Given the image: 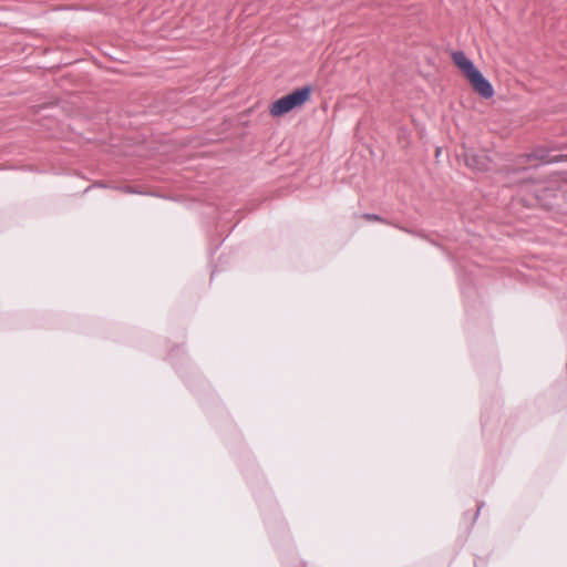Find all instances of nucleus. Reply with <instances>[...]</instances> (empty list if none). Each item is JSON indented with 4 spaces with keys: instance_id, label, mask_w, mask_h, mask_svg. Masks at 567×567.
I'll use <instances>...</instances> for the list:
<instances>
[{
    "instance_id": "1",
    "label": "nucleus",
    "mask_w": 567,
    "mask_h": 567,
    "mask_svg": "<svg viewBox=\"0 0 567 567\" xmlns=\"http://www.w3.org/2000/svg\"><path fill=\"white\" fill-rule=\"evenodd\" d=\"M312 86L307 84L301 87L293 90L291 93L276 100L270 109L269 113L275 116H282L290 111L301 107L311 97Z\"/></svg>"
},
{
    "instance_id": "2",
    "label": "nucleus",
    "mask_w": 567,
    "mask_h": 567,
    "mask_svg": "<svg viewBox=\"0 0 567 567\" xmlns=\"http://www.w3.org/2000/svg\"><path fill=\"white\" fill-rule=\"evenodd\" d=\"M465 165L476 172L489 169L491 158L486 154H478L473 150H466L463 154Z\"/></svg>"
},
{
    "instance_id": "3",
    "label": "nucleus",
    "mask_w": 567,
    "mask_h": 567,
    "mask_svg": "<svg viewBox=\"0 0 567 567\" xmlns=\"http://www.w3.org/2000/svg\"><path fill=\"white\" fill-rule=\"evenodd\" d=\"M475 92H477L483 99H491L495 91L492 83L477 70L471 76L467 78Z\"/></svg>"
},
{
    "instance_id": "4",
    "label": "nucleus",
    "mask_w": 567,
    "mask_h": 567,
    "mask_svg": "<svg viewBox=\"0 0 567 567\" xmlns=\"http://www.w3.org/2000/svg\"><path fill=\"white\" fill-rule=\"evenodd\" d=\"M452 59L455 65L466 75L471 76L478 69L475 66L472 60H470L463 51H454Z\"/></svg>"
},
{
    "instance_id": "5",
    "label": "nucleus",
    "mask_w": 567,
    "mask_h": 567,
    "mask_svg": "<svg viewBox=\"0 0 567 567\" xmlns=\"http://www.w3.org/2000/svg\"><path fill=\"white\" fill-rule=\"evenodd\" d=\"M363 218H365L367 220L383 221V218L378 214H364Z\"/></svg>"
},
{
    "instance_id": "6",
    "label": "nucleus",
    "mask_w": 567,
    "mask_h": 567,
    "mask_svg": "<svg viewBox=\"0 0 567 567\" xmlns=\"http://www.w3.org/2000/svg\"><path fill=\"white\" fill-rule=\"evenodd\" d=\"M483 506H484V503L478 504L477 509H476V512L474 514V520L478 517L480 512H481Z\"/></svg>"
},
{
    "instance_id": "7",
    "label": "nucleus",
    "mask_w": 567,
    "mask_h": 567,
    "mask_svg": "<svg viewBox=\"0 0 567 567\" xmlns=\"http://www.w3.org/2000/svg\"><path fill=\"white\" fill-rule=\"evenodd\" d=\"M124 190L127 193H137L136 190H134L132 187H128V186L125 187Z\"/></svg>"
},
{
    "instance_id": "8",
    "label": "nucleus",
    "mask_w": 567,
    "mask_h": 567,
    "mask_svg": "<svg viewBox=\"0 0 567 567\" xmlns=\"http://www.w3.org/2000/svg\"><path fill=\"white\" fill-rule=\"evenodd\" d=\"M400 229H402V230H403V231H405V233H410V234H412V231H411V230H409V229H406V228H404V227H400Z\"/></svg>"
}]
</instances>
